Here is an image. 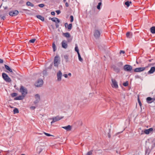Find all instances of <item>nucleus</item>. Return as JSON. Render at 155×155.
Masks as SVG:
<instances>
[{"label": "nucleus", "mask_w": 155, "mask_h": 155, "mask_svg": "<svg viewBox=\"0 0 155 155\" xmlns=\"http://www.w3.org/2000/svg\"><path fill=\"white\" fill-rule=\"evenodd\" d=\"M155 71V66L152 67L148 71L149 74H153Z\"/></svg>", "instance_id": "13"}, {"label": "nucleus", "mask_w": 155, "mask_h": 155, "mask_svg": "<svg viewBox=\"0 0 155 155\" xmlns=\"http://www.w3.org/2000/svg\"><path fill=\"white\" fill-rule=\"evenodd\" d=\"M124 53H125V52L124 51H122V50L120 51V54H121V53L124 54Z\"/></svg>", "instance_id": "43"}, {"label": "nucleus", "mask_w": 155, "mask_h": 155, "mask_svg": "<svg viewBox=\"0 0 155 155\" xmlns=\"http://www.w3.org/2000/svg\"><path fill=\"white\" fill-rule=\"evenodd\" d=\"M1 152V150H0V152Z\"/></svg>", "instance_id": "61"}, {"label": "nucleus", "mask_w": 155, "mask_h": 155, "mask_svg": "<svg viewBox=\"0 0 155 155\" xmlns=\"http://www.w3.org/2000/svg\"><path fill=\"white\" fill-rule=\"evenodd\" d=\"M124 86L125 87H126L128 85V82L127 81H126V82L124 83L123 84Z\"/></svg>", "instance_id": "37"}, {"label": "nucleus", "mask_w": 155, "mask_h": 155, "mask_svg": "<svg viewBox=\"0 0 155 155\" xmlns=\"http://www.w3.org/2000/svg\"><path fill=\"white\" fill-rule=\"evenodd\" d=\"M63 1L64 2H65L66 1V0H63Z\"/></svg>", "instance_id": "59"}, {"label": "nucleus", "mask_w": 155, "mask_h": 155, "mask_svg": "<svg viewBox=\"0 0 155 155\" xmlns=\"http://www.w3.org/2000/svg\"><path fill=\"white\" fill-rule=\"evenodd\" d=\"M13 112H14V114H15L16 113H18L19 110L17 108H15L14 109V110H13Z\"/></svg>", "instance_id": "27"}, {"label": "nucleus", "mask_w": 155, "mask_h": 155, "mask_svg": "<svg viewBox=\"0 0 155 155\" xmlns=\"http://www.w3.org/2000/svg\"><path fill=\"white\" fill-rule=\"evenodd\" d=\"M20 91L22 95L24 96H25L27 94V90L25 88H20Z\"/></svg>", "instance_id": "4"}, {"label": "nucleus", "mask_w": 155, "mask_h": 155, "mask_svg": "<svg viewBox=\"0 0 155 155\" xmlns=\"http://www.w3.org/2000/svg\"><path fill=\"white\" fill-rule=\"evenodd\" d=\"M42 150V149L40 147H38L37 149V152L39 153H40Z\"/></svg>", "instance_id": "21"}, {"label": "nucleus", "mask_w": 155, "mask_h": 155, "mask_svg": "<svg viewBox=\"0 0 155 155\" xmlns=\"http://www.w3.org/2000/svg\"><path fill=\"white\" fill-rule=\"evenodd\" d=\"M153 129L152 128H150L148 129H146L144 130V133L147 134H149L150 133L152 132L153 131Z\"/></svg>", "instance_id": "11"}, {"label": "nucleus", "mask_w": 155, "mask_h": 155, "mask_svg": "<svg viewBox=\"0 0 155 155\" xmlns=\"http://www.w3.org/2000/svg\"><path fill=\"white\" fill-rule=\"evenodd\" d=\"M52 27L53 28V29H54V26H53L52 25Z\"/></svg>", "instance_id": "58"}, {"label": "nucleus", "mask_w": 155, "mask_h": 155, "mask_svg": "<svg viewBox=\"0 0 155 155\" xmlns=\"http://www.w3.org/2000/svg\"><path fill=\"white\" fill-rule=\"evenodd\" d=\"M127 36L128 37L130 35V33L129 32H127L126 34Z\"/></svg>", "instance_id": "51"}, {"label": "nucleus", "mask_w": 155, "mask_h": 155, "mask_svg": "<svg viewBox=\"0 0 155 155\" xmlns=\"http://www.w3.org/2000/svg\"><path fill=\"white\" fill-rule=\"evenodd\" d=\"M94 35L96 38L98 37L100 35V33L98 30H95L94 31Z\"/></svg>", "instance_id": "14"}, {"label": "nucleus", "mask_w": 155, "mask_h": 155, "mask_svg": "<svg viewBox=\"0 0 155 155\" xmlns=\"http://www.w3.org/2000/svg\"><path fill=\"white\" fill-rule=\"evenodd\" d=\"M44 6V5L43 4H40L39 5V6L41 8L43 7Z\"/></svg>", "instance_id": "41"}, {"label": "nucleus", "mask_w": 155, "mask_h": 155, "mask_svg": "<svg viewBox=\"0 0 155 155\" xmlns=\"http://www.w3.org/2000/svg\"><path fill=\"white\" fill-rule=\"evenodd\" d=\"M146 69L145 67H140L135 68L134 69V71L135 72H141L144 71Z\"/></svg>", "instance_id": "8"}, {"label": "nucleus", "mask_w": 155, "mask_h": 155, "mask_svg": "<svg viewBox=\"0 0 155 155\" xmlns=\"http://www.w3.org/2000/svg\"><path fill=\"white\" fill-rule=\"evenodd\" d=\"M63 35L65 36V37L67 38H68L70 37V35L68 33H64Z\"/></svg>", "instance_id": "29"}, {"label": "nucleus", "mask_w": 155, "mask_h": 155, "mask_svg": "<svg viewBox=\"0 0 155 155\" xmlns=\"http://www.w3.org/2000/svg\"><path fill=\"white\" fill-rule=\"evenodd\" d=\"M11 95L12 97H13L16 96L18 95V94L16 93H12L11 94Z\"/></svg>", "instance_id": "30"}, {"label": "nucleus", "mask_w": 155, "mask_h": 155, "mask_svg": "<svg viewBox=\"0 0 155 155\" xmlns=\"http://www.w3.org/2000/svg\"><path fill=\"white\" fill-rule=\"evenodd\" d=\"M75 51L77 52L78 54V53H79V50L78 49V47L77 46V45H76L75 47Z\"/></svg>", "instance_id": "31"}, {"label": "nucleus", "mask_w": 155, "mask_h": 155, "mask_svg": "<svg viewBox=\"0 0 155 155\" xmlns=\"http://www.w3.org/2000/svg\"><path fill=\"white\" fill-rule=\"evenodd\" d=\"M112 83H113V84L114 85V86L115 87H117L118 85H117V82H116V81L115 80H112Z\"/></svg>", "instance_id": "23"}, {"label": "nucleus", "mask_w": 155, "mask_h": 155, "mask_svg": "<svg viewBox=\"0 0 155 155\" xmlns=\"http://www.w3.org/2000/svg\"><path fill=\"white\" fill-rule=\"evenodd\" d=\"M68 75H69V76H71V73H69V74H68Z\"/></svg>", "instance_id": "53"}, {"label": "nucleus", "mask_w": 155, "mask_h": 155, "mask_svg": "<svg viewBox=\"0 0 155 155\" xmlns=\"http://www.w3.org/2000/svg\"><path fill=\"white\" fill-rule=\"evenodd\" d=\"M64 58L66 60V61H68V57L67 55H65L64 56Z\"/></svg>", "instance_id": "40"}, {"label": "nucleus", "mask_w": 155, "mask_h": 155, "mask_svg": "<svg viewBox=\"0 0 155 155\" xmlns=\"http://www.w3.org/2000/svg\"><path fill=\"white\" fill-rule=\"evenodd\" d=\"M108 137H109V138H110V134L109 135Z\"/></svg>", "instance_id": "55"}, {"label": "nucleus", "mask_w": 155, "mask_h": 155, "mask_svg": "<svg viewBox=\"0 0 155 155\" xmlns=\"http://www.w3.org/2000/svg\"><path fill=\"white\" fill-rule=\"evenodd\" d=\"M44 134L47 136H53V135H51L50 134H49L48 133H47L45 132H44Z\"/></svg>", "instance_id": "36"}, {"label": "nucleus", "mask_w": 155, "mask_h": 155, "mask_svg": "<svg viewBox=\"0 0 155 155\" xmlns=\"http://www.w3.org/2000/svg\"><path fill=\"white\" fill-rule=\"evenodd\" d=\"M78 56L79 60L80 61H82V59L81 58L80 56V53H78Z\"/></svg>", "instance_id": "33"}, {"label": "nucleus", "mask_w": 155, "mask_h": 155, "mask_svg": "<svg viewBox=\"0 0 155 155\" xmlns=\"http://www.w3.org/2000/svg\"><path fill=\"white\" fill-rule=\"evenodd\" d=\"M26 5L28 6H31V7H33L34 5L33 4L31 3V2H28L26 3Z\"/></svg>", "instance_id": "25"}, {"label": "nucleus", "mask_w": 155, "mask_h": 155, "mask_svg": "<svg viewBox=\"0 0 155 155\" xmlns=\"http://www.w3.org/2000/svg\"><path fill=\"white\" fill-rule=\"evenodd\" d=\"M68 24L67 23H65V27L66 28H67V27H68Z\"/></svg>", "instance_id": "44"}, {"label": "nucleus", "mask_w": 155, "mask_h": 155, "mask_svg": "<svg viewBox=\"0 0 155 155\" xmlns=\"http://www.w3.org/2000/svg\"><path fill=\"white\" fill-rule=\"evenodd\" d=\"M3 62V60L0 58V63H2Z\"/></svg>", "instance_id": "45"}, {"label": "nucleus", "mask_w": 155, "mask_h": 155, "mask_svg": "<svg viewBox=\"0 0 155 155\" xmlns=\"http://www.w3.org/2000/svg\"><path fill=\"white\" fill-rule=\"evenodd\" d=\"M18 11L17 10L12 11L9 12V15L11 16H15L18 14Z\"/></svg>", "instance_id": "6"}, {"label": "nucleus", "mask_w": 155, "mask_h": 155, "mask_svg": "<svg viewBox=\"0 0 155 155\" xmlns=\"http://www.w3.org/2000/svg\"><path fill=\"white\" fill-rule=\"evenodd\" d=\"M131 2L127 1L125 2V4L127 7H128L129 6L130 4H131Z\"/></svg>", "instance_id": "24"}, {"label": "nucleus", "mask_w": 155, "mask_h": 155, "mask_svg": "<svg viewBox=\"0 0 155 155\" xmlns=\"http://www.w3.org/2000/svg\"><path fill=\"white\" fill-rule=\"evenodd\" d=\"M62 47L64 49H66L68 47V44L67 42L65 40H63L61 42Z\"/></svg>", "instance_id": "10"}, {"label": "nucleus", "mask_w": 155, "mask_h": 155, "mask_svg": "<svg viewBox=\"0 0 155 155\" xmlns=\"http://www.w3.org/2000/svg\"><path fill=\"white\" fill-rule=\"evenodd\" d=\"M37 17L39 19L41 20L42 21H44V17L41 16L40 15H37Z\"/></svg>", "instance_id": "18"}, {"label": "nucleus", "mask_w": 155, "mask_h": 155, "mask_svg": "<svg viewBox=\"0 0 155 155\" xmlns=\"http://www.w3.org/2000/svg\"><path fill=\"white\" fill-rule=\"evenodd\" d=\"M35 107L34 106H31L30 107V108L31 110H34L35 108Z\"/></svg>", "instance_id": "42"}, {"label": "nucleus", "mask_w": 155, "mask_h": 155, "mask_svg": "<svg viewBox=\"0 0 155 155\" xmlns=\"http://www.w3.org/2000/svg\"><path fill=\"white\" fill-rule=\"evenodd\" d=\"M2 77L4 80L6 82H10L12 81L10 78L5 73H4L2 74Z\"/></svg>", "instance_id": "1"}, {"label": "nucleus", "mask_w": 155, "mask_h": 155, "mask_svg": "<svg viewBox=\"0 0 155 155\" xmlns=\"http://www.w3.org/2000/svg\"><path fill=\"white\" fill-rule=\"evenodd\" d=\"M52 48H53V51H55L56 50V46L54 42L52 44Z\"/></svg>", "instance_id": "26"}, {"label": "nucleus", "mask_w": 155, "mask_h": 155, "mask_svg": "<svg viewBox=\"0 0 155 155\" xmlns=\"http://www.w3.org/2000/svg\"><path fill=\"white\" fill-rule=\"evenodd\" d=\"M51 15H54L55 14V12H51Z\"/></svg>", "instance_id": "47"}, {"label": "nucleus", "mask_w": 155, "mask_h": 155, "mask_svg": "<svg viewBox=\"0 0 155 155\" xmlns=\"http://www.w3.org/2000/svg\"><path fill=\"white\" fill-rule=\"evenodd\" d=\"M101 2H100L98 3V5L97 6V8L98 9H100V6L101 5Z\"/></svg>", "instance_id": "38"}, {"label": "nucleus", "mask_w": 155, "mask_h": 155, "mask_svg": "<svg viewBox=\"0 0 155 155\" xmlns=\"http://www.w3.org/2000/svg\"><path fill=\"white\" fill-rule=\"evenodd\" d=\"M64 117H59V116H57L56 117H55L52 118L53 120L51 122V124L52 123L58 121Z\"/></svg>", "instance_id": "2"}, {"label": "nucleus", "mask_w": 155, "mask_h": 155, "mask_svg": "<svg viewBox=\"0 0 155 155\" xmlns=\"http://www.w3.org/2000/svg\"><path fill=\"white\" fill-rule=\"evenodd\" d=\"M64 76L65 78H67L68 77V75L67 74H64Z\"/></svg>", "instance_id": "48"}, {"label": "nucleus", "mask_w": 155, "mask_h": 155, "mask_svg": "<svg viewBox=\"0 0 155 155\" xmlns=\"http://www.w3.org/2000/svg\"><path fill=\"white\" fill-rule=\"evenodd\" d=\"M38 134H40V135H41V134H41V133H38Z\"/></svg>", "instance_id": "57"}, {"label": "nucleus", "mask_w": 155, "mask_h": 155, "mask_svg": "<svg viewBox=\"0 0 155 155\" xmlns=\"http://www.w3.org/2000/svg\"><path fill=\"white\" fill-rule=\"evenodd\" d=\"M72 27V25L71 24H69L68 27H67V28H68L69 30H71V29Z\"/></svg>", "instance_id": "32"}, {"label": "nucleus", "mask_w": 155, "mask_h": 155, "mask_svg": "<svg viewBox=\"0 0 155 155\" xmlns=\"http://www.w3.org/2000/svg\"><path fill=\"white\" fill-rule=\"evenodd\" d=\"M25 96H24L22 95V96H18L16 97L15 98V100H21L24 99V97Z\"/></svg>", "instance_id": "16"}, {"label": "nucleus", "mask_w": 155, "mask_h": 155, "mask_svg": "<svg viewBox=\"0 0 155 155\" xmlns=\"http://www.w3.org/2000/svg\"><path fill=\"white\" fill-rule=\"evenodd\" d=\"M56 26L57 28H58V25H56Z\"/></svg>", "instance_id": "54"}, {"label": "nucleus", "mask_w": 155, "mask_h": 155, "mask_svg": "<svg viewBox=\"0 0 155 155\" xmlns=\"http://www.w3.org/2000/svg\"><path fill=\"white\" fill-rule=\"evenodd\" d=\"M138 103H139V105L141 106V105H142V104L141 103V101H138Z\"/></svg>", "instance_id": "50"}, {"label": "nucleus", "mask_w": 155, "mask_h": 155, "mask_svg": "<svg viewBox=\"0 0 155 155\" xmlns=\"http://www.w3.org/2000/svg\"><path fill=\"white\" fill-rule=\"evenodd\" d=\"M150 151V149L149 148H147L146 149V151H145V153H147L148 155L149 154Z\"/></svg>", "instance_id": "28"}, {"label": "nucleus", "mask_w": 155, "mask_h": 155, "mask_svg": "<svg viewBox=\"0 0 155 155\" xmlns=\"http://www.w3.org/2000/svg\"><path fill=\"white\" fill-rule=\"evenodd\" d=\"M132 67L130 65H126L124 66V69L125 71H130L132 70Z\"/></svg>", "instance_id": "5"}, {"label": "nucleus", "mask_w": 155, "mask_h": 155, "mask_svg": "<svg viewBox=\"0 0 155 155\" xmlns=\"http://www.w3.org/2000/svg\"><path fill=\"white\" fill-rule=\"evenodd\" d=\"M70 18H71V22H72L73 21V20H74L73 17V16L71 15L70 16Z\"/></svg>", "instance_id": "39"}, {"label": "nucleus", "mask_w": 155, "mask_h": 155, "mask_svg": "<svg viewBox=\"0 0 155 155\" xmlns=\"http://www.w3.org/2000/svg\"><path fill=\"white\" fill-rule=\"evenodd\" d=\"M66 6L67 7H68L69 5L68 2H66L65 3Z\"/></svg>", "instance_id": "49"}, {"label": "nucleus", "mask_w": 155, "mask_h": 155, "mask_svg": "<svg viewBox=\"0 0 155 155\" xmlns=\"http://www.w3.org/2000/svg\"><path fill=\"white\" fill-rule=\"evenodd\" d=\"M62 75V74L61 71H59L58 73L57 74V78L58 81H60L61 79V77Z\"/></svg>", "instance_id": "12"}, {"label": "nucleus", "mask_w": 155, "mask_h": 155, "mask_svg": "<svg viewBox=\"0 0 155 155\" xmlns=\"http://www.w3.org/2000/svg\"><path fill=\"white\" fill-rule=\"evenodd\" d=\"M35 98L36 100L34 101V103L35 104H36L39 102L40 100V96L38 94H36L35 95Z\"/></svg>", "instance_id": "7"}, {"label": "nucleus", "mask_w": 155, "mask_h": 155, "mask_svg": "<svg viewBox=\"0 0 155 155\" xmlns=\"http://www.w3.org/2000/svg\"><path fill=\"white\" fill-rule=\"evenodd\" d=\"M1 18L3 19H4L5 18V16H3L2 17H1Z\"/></svg>", "instance_id": "52"}, {"label": "nucleus", "mask_w": 155, "mask_h": 155, "mask_svg": "<svg viewBox=\"0 0 155 155\" xmlns=\"http://www.w3.org/2000/svg\"><path fill=\"white\" fill-rule=\"evenodd\" d=\"M36 40V39H35V38H33V39H32L31 40H30V41H29L31 43H34L35 41Z\"/></svg>", "instance_id": "35"}, {"label": "nucleus", "mask_w": 155, "mask_h": 155, "mask_svg": "<svg viewBox=\"0 0 155 155\" xmlns=\"http://www.w3.org/2000/svg\"><path fill=\"white\" fill-rule=\"evenodd\" d=\"M62 128L66 130L67 131H70L71 129V126L70 125H68L67 126L63 127Z\"/></svg>", "instance_id": "15"}, {"label": "nucleus", "mask_w": 155, "mask_h": 155, "mask_svg": "<svg viewBox=\"0 0 155 155\" xmlns=\"http://www.w3.org/2000/svg\"><path fill=\"white\" fill-rule=\"evenodd\" d=\"M51 20L52 21H53L56 23H59L60 22V20L56 18H51Z\"/></svg>", "instance_id": "17"}, {"label": "nucleus", "mask_w": 155, "mask_h": 155, "mask_svg": "<svg viewBox=\"0 0 155 155\" xmlns=\"http://www.w3.org/2000/svg\"><path fill=\"white\" fill-rule=\"evenodd\" d=\"M5 67L6 69L9 71L10 72H12V70L7 65H5Z\"/></svg>", "instance_id": "20"}, {"label": "nucleus", "mask_w": 155, "mask_h": 155, "mask_svg": "<svg viewBox=\"0 0 155 155\" xmlns=\"http://www.w3.org/2000/svg\"><path fill=\"white\" fill-rule=\"evenodd\" d=\"M153 100V99L150 97H148L147 98V102L149 103H151L152 101H150Z\"/></svg>", "instance_id": "22"}, {"label": "nucleus", "mask_w": 155, "mask_h": 155, "mask_svg": "<svg viewBox=\"0 0 155 155\" xmlns=\"http://www.w3.org/2000/svg\"><path fill=\"white\" fill-rule=\"evenodd\" d=\"M150 31L152 33H155V27H152L150 28Z\"/></svg>", "instance_id": "19"}, {"label": "nucleus", "mask_w": 155, "mask_h": 155, "mask_svg": "<svg viewBox=\"0 0 155 155\" xmlns=\"http://www.w3.org/2000/svg\"><path fill=\"white\" fill-rule=\"evenodd\" d=\"M43 84V81L42 80H38L37 82L35 84L36 86L38 87H39L41 86Z\"/></svg>", "instance_id": "9"}, {"label": "nucleus", "mask_w": 155, "mask_h": 155, "mask_svg": "<svg viewBox=\"0 0 155 155\" xmlns=\"http://www.w3.org/2000/svg\"><path fill=\"white\" fill-rule=\"evenodd\" d=\"M93 152V150H91L90 151L88 152L86 155H91L92 154V153Z\"/></svg>", "instance_id": "34"}, {"label": "nucleus", "mask_w": 155, "mask_h": 155, "mask_svg": "<svg viewBox=\"0 0 155 155\" xmlns=\"http://www.w3.org/2000/svg\"><path fill=\"white\" fill-rule=\"evenodd\" d=\"M54 63L55 66H58L60 63V60L58 56H56L55 57L54 60Z\"/></svg>", "instance_id": "3"}, {"label": "nucleus", "mask_w": 155, "mask_h": 155, "mask_svg": "<svg viewBox=\"0 0 155 155\" xmlns=\"http://www.w3.org/2000/svg\"><path fill=\"white\" fill-rule=\"evenodd\" d=\"M138 101H140L139 98H138Z\"/></svg>", "instance_id": "56"}, {"label": "nucleus", "mask_w": 155, "mask_h": 155, "mask_svg": "<svg viewBox=\"0 0 155 155\" xmlns=\"http://www.w3.org/2000/svg\"><path fill=\"white\" fill-rule=\"evenodd\" d=\"M21 155H25V154H22Z\"/></svg>", "instance_id": "60"}, {"label": "nucleus", "mask_w": 155, "mask_h": 155, "mask_svg": "<svg viewBox=\"0 0 155 155\" xmlns=\"http://www.w3.org/2000/svg\"><path fill=\"white\" fill-rule=\"evenodd\" d=\"M56 12L58 14H59L60 13V12L59 10H57L56 11Z\"/></svg>", "instance_id": "46"}]
</instances>
